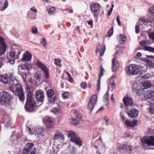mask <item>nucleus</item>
<instances>
[{
	"instance_id": "obj_1",
	"label": "nucleus",
	"mask_w": 154,
	"mask_h": 154,
	"mask_svg": "<svg viewBox=\"0 0 154 154\" xmlns=\"http://www.w3.org/2000/svg\"><path fill=\"white\" fill-rule=\"evenodd\" d=\"M1 81L4 84L9 85L11 91L18 97L21 102H23L25 98L24 92L22 85L17 80H11L6 75H5L1 77Z\"/></svg>"
},
{
	"instance_id": "obj_2",
	"label": "nucleus",
	"mask_w": 154,
	"mask_h": 154,
	"mask_svg": "<svg viewBox=\"0 0 154 154\" xmlns=\"http://www.w3.org/2000/svg\"><path fill=\"white\" fill-rule=\"evenodd\" d=\"M21 49L18 45L14 46L11 49L10 52V56L11 59H9L6 61L7 63H10L11 64H13L15 62V57L17 55V59H18V55L21 53Z\"/></svg>"
},
{
	"instance_id": "obj_3",
	"label": "nucleus",
	"mask_w": 154,
	"mask_h": 154,
	"mask_svg": "<svg viewBox=\"0 0 154 154\" xmlns=\"http://www.w3.org/2000/svg\"><path fill=\"white\" fill-rule=\"evenodd\" d=\"M35 102L32 97V93L29 91L28 93L27 99L25 106V109L27 112H32L35 109L33 106L35 105Z\"/></svg>"
},
{
	"instance_id": "obj_4",
	"label": "nucleus",
	"mask_w": 154,
	"mask_h": 154,
	"mask_svg": "<svg viewBox=\"0 0 154 154\" xmlns=\"http://www.w3.org/2000/svg\"><path fill=\"white\" fill-rule=\"evenodd\" d=\"M67 135L70 141L74 142L79 147L82 145V141L80 138L76 136L74 132L72 131H68Z\"/></svg>"
},
{
	"instance_id": "obj_5",
	"label": "nucleus",
	"mask_w": 154,
	"mask_h": 154,
	"mask_svg": "<svg viewBox=\"0 0 154 154\" xmlns=\"http://www.w3.org/2000/svg\"><path fill=\"white\" fill-rule=\"evenodd\" d=\"M10 94L8 92L4 91L0 93V103H4L6 107L10 105Z\"/></svg>"
},
{
	"instance_id": "obj_6",
	"label": "nucleus",
	"mask_w": 154,
	"mask_h": 154,
	"mask_svg": "<svg viewBox=\"0 0 154 154\" xmlns=\"http://www.w3.org/2000/svg\"><path fill=\"white\" fill-rule=\"evenodd\" d=\"M6 46L4 41V38L0 37V55L4 54L6 50ZM5 61L4 57H0V69L3 66Z\"/></svg>"
},
{
	"instance_id": "obj_7",
	"label": "nucleus",
	"mask_w": 154,
	"mask_h": 154,
	"mask_svg": "<svg viewBox=\"0 0 154 154\" xmlns=\"http://www.w3.org/2000/svg\"><path fill=\"white\" fill-rule=\"evenodd\" d=\"M36 148L32 143H28L26 144L22 153L23 154H35Z\"/></svg>"
},
{
	"instance_id": "obj_8",
	"label": "nucleus",
	"mask_w": 154,
	"mask_h": 154,
	"mask_svg": "<svg viewBox=\"0 0 154 154\" xmlns=\"http://www.w3.org/2000/svg\"><path fill=\"white\" fill-rule=\"evenodd\" d=\"M90 7L92 13L94 14V16L97 17L101 11V6L97 3H92L90 4Z\"/></svg>"
},
{
	"instance_id": "obj_9",
	"label": "nucleus",
	"mask_w": 154,
	"mask_h": 154,
	"mask_svg": "<svg viewBox=\"0 0 154 154\" xmlns=\"http://www.w3.org/2000/svg\"><path fill=\"white\" fill-rule=\"evenodd\" d=\"M127 73L131 75H136L139 72V69L138 66L135 64L129 65L126 68Z\"/></svg>"
},
{
	"instance_id": "obj_10",
	"label": "nucleus",
	"mask_w": 154,
	"mask_h": 154,
	"mask_svg": "<svg viewBox=\"0 0 154 154\" xmlns=\"http://www.w3.org/2000/svg\"><path fill=\"white\" fill-rule=\"evenodd\" d=\"M35 64L38 68H40L43 72L45 78L48 79L49 78V73L47 67L44 64L37 60L36 62H34Z\"/></svg>"
},
{
	"instance_id": "obj_11",
	"label": "nucleus",
	"mask_w": 154,
	"mask_h": 154,
	"mask_svg": "<svg viewBox=\"0 0 154 154\" xmlns=\"http://www.w3.org/2000/svg\"><path fill=\"white\" fill-rule=\"evenodd\" d=\"M46 95L48 99V101L50 103H54L57 99L55 94H54V91L50 89L46 91Z\"/></svg>"
},
{
	"instance_id": "obj_12",
	"label": "nucleus",
	"mask_w": 154,
	"mask_h": 154,
	"mask_svg": "<svg viewBox=\"0 0 154 154\" xmlns=\"http://www.w3.org/2000/svg\"><path fill=\"white\" fill-rule=\"evenodd\" d=\"M97 101V97L96 95L94 94L92 96L88 103V108L90 111L93 110L95 104Z\"/></svg>"
},
{
	"instance_id": "obj_13",
	"label": "nucleus",
	"mask_w": 154,
	"mask_h": 154,
	"mask_svg": "<svg viewBox=\"0 0 154 154\" xmlns=\"http://www.w3.org/2000/svg\"><path fill=\"white\" fill-rule=\"evenodd\" d=\"M35 98L37 101L40 102V103L38 106H40L42 103L44 98L43 91L42 90H37L35 92Z\"/></svg>"
},
{
	"instance_id": "obj_14",
	"label": "nucleus",
	"mask_w": 154,
	"mask_h": 154,
	"mask_svg": "<svg viewBox=\"0 0 154 154\" xmlns=\"http://www.w3.org/2000/svg\"><path fill=\"white\" fill-rule=\"evenodd\" d=\"M34 133L39 137H42L44 135L45 130L41 126L36 127L34 128Z\"/></svg>"
},
{
	"instance_id": "obj_15",
	"label": "nucleus",
	"mask_w": 154,
	"mask_h": 154,
	"mask_svg": "<svg viewBox=\"0 0 154 154\" xmlns=\"http://www.w3.org/2000/svg\"><path fill=\"white\" fill-rule=\"evenodd\" d=\"M143 139L141 140V142L143 143V145L146 144L149 146H154V136H151L148 139H145L144 142H143ZM153 149H154V148H153Z\"/></svg>"
},
{
	"instance_id": "obj_16",
	"label": "nucleus",
	"mask_w": 154,
	"mask_h": 154,
	"mask_svg": "<svg viewBox=\"0 0 154 154\" xmlns=\"http://www.w3.org/2000/svg\"><path fill=\"white\" fill-rule=\"evenodd\" d=\"M127 114L131 118H136L138 116V111L136 109L132 108L128 110Z\"/></svg>"
},
{
	"instance_id": "obj_17",
	"label": "nucleus",
	"mask_w": 154,
	"mask_h": 154,
	"mask_svg": "<svg viewBox=\"0 0 154 154\" xmlns=\"http://www.w3.org/2000/svg\"><path fill=\"white\" fill-rule=\"evenodd\" d=\"M44 124L48 128H52L53 126V120L48 117L46 116L43 119Z\"/></svg>"
},
{
	"instance_id": "obj_18",
	"label": "nucleus",
	"mask_w": 154,
	"mask_h": 154,
	"mask_svg": "<svg viewBox=\"0 0 154 154\" xmlns=\"http://www.w3.org/2000/svg\"><path fill=\"white\" fill-rule=\"evenodd\" d=\"M76 149L73 146H68L67 149L63 151L61 154H76Z\"/></svg>"
},
{
	"instance_id": "obj_19",
	"label": "nucleus",
	"mask_w": 154,
	"mask_h": 154,
	"mask_svg": "<svg viewBox=\"0 0 154 154\" xmlns=\"http://www.w3.org/2000/svg\"><path fill=\"white\" fill-rule=\"evenodd\" d=\"M144 97L146 99L154 97V89L149 90L145 93Z\"/></svg>"
},
{
	"instance_id": "obj_20",
	"label": "nucleus",
	"mask_w": 154,
	"mask_h": 154,
	"mask_svg": "<svg viewBox=\"0 0 154 154\" xmlns=\"http://www.w3.org/2000/svg\"><path fill=\"white\" fill-rule=\"evenodd\" d=\"M31 57L32 55L30 54L26 51L24 53L21 60L23 61H29L31 60Z\"/></svg>"
},
{
	"instance_id": "obj_21",
	"label": "nucleus",
	"mask_w": 154,
	"mask_h": 154,
	"mask_svg": "<svg viewBox=\"0 0 154 154\" xmlns=\"http://www.w3.org/2000/svg\"><path fill=\"white\" fill-rule=\"evenodd\" d=\"M137 123V120H134L133 121H130L128 119H126L125 122L124 124L125 125H126L128 127H133L135 126Z\"/></svg>"
},
{
	"instance_id": "obj_22",
	"label": "nucleus",
	"mask_w": 154,
	"mask_h": 154,
	"mask_svg": "<svg viewBox=\"0 0 154 154\" xmlns=\"http://www.w3.org/2000/svg\"><path fill=\"white\" fill-rule=\"evenodd\" d=\"M106 48L104 46H101L100 45H98L96 48V53L100 52V55L102 56Z\"/></svg>"
},
{
	"instance_id": "obj_23",
	"label": "nucleus",
	"mask_w": 154,
	"mask_h": 154,
	"mask_svg": "<svg viewBox=\"0 0 154 154\" xmlns=\"http://www.w3.org/2000/svg\"><path fill=\"white\" fill-rule=\"evenodd\" d=\"M123 101L125 105L127 106H131L133 104L132 99L130 97H125L123 99Z\"/></svg>"
},
{
	"instance_id": "obj_24",
	"label": "nucleus",
	"mask_w": 154,
	"mask_h": 154,
	"mask_svg": "<svg viewBox=\"0 0 154 154\" xmlns=\"http://www.w3.org/2000/svg\"><path fill=\"white\" fill-rule=\"evenodd\" d=\"M4 0H0V10H4L8 6V2L7 0H5L4 3Z\"/></svg>"
},
{
	"instance_id": "obj_25",
	"label": "nucleus",
	"mask_w": 154,
	"mask_h": 154,
	"mask_svg": "<svg viewBox=\"0 0 154 154\" xmlns=\"http://www.w3.org/2000/svg\"><path fill=\"white\" fill-rule=\"evenodd\" d=\"M64 138L63 134L60 132H58L55 134L54 136V140L59 139L61 141H63Z\"/></svg>"
},
{
	"instance_id": "obj_26",
	"label": "nucleus",
	"mask_w": 154,
	"mask_h": 154,
	"mask_svg": "<svg viewBox=\"0 0 154 154\" xmlns=\"http://www.w3.org/2000/svg\"><path fill=\"white\" fill-rule=\"evenodd\" d=\"M119 66V64L118 62L114 58L113 59L112 69L113 71H115L118 68Z\"/></svg>"
},
{
	"instance_id": "obj_27",
	"label": "nucleus",
	"mask_w": 154,
	"mask_h": 154,
	"mask_svg": "<svg viewBox=\"0 0 154 154\" xmlns=\"http://www.w3.org/2000/svg\"><path fill=\"white\" fill-rule=\"evenodd\" d=\"M104 72H100L99 74V79L97 80V89L98 91H99L100 89V79L102 76L103 75V73Z\"/></svg>"
},
{
	"instance_id": "obj_28",
	"label": "nucleus",
	"mask_w": 154,
	"mask_h": 154,
	"mask_svg": "<svg viewBox=\"0 0 154 154\" xmlns=\"http://www.w3.org/2000/svg\"><path fill=\"white\" fill-rule=\"evenodd\" d=\"M6 75L11 80H13V79L14 80H17L14 77V73L13 70H10Z\"/></svg>"
},
{
	"instance_id": "obj_29",
	"label": "nucleus",
	"mask_w": 154,
	"mask_h": 154,
	"mask_svg": "<svg viewBox=\"0 0 154 154\" xmlns=\"http://www.w3.org/2000/svg\"><path fill=\"white\" fill-rule=\"evenodd\" d=\"M140 86L137 83H133L132 85V90L133 92H134L140 89Z\"/></svg>"
},
{
	"instance_id": "obj_30",
	"label": "nucleus",
	"mask_w": 154,
	"mask_h": 154,
	"mask_svg": "<svg viewBox=\"0 0 154 154\" xmlns=\"http://www.w3.org/2000/svg\"><path fill=\"white\" fill-rule=\"evenodd\" d=\"M34 77L35 80L38 82H40L42 79V75L41 73L39 72H36L34 74Z\"/></svg>"
},
{
	"instance_id": "obj_31",
	"label": "nucleus",
	"mask_w": 154,
	"mask_h": 154,
	"mask_svg": "<svg viewBox=\"0 0 154 154\" xmlns=\"http://www.w3.org/2000/svg\"><path fill=\"white\" fill-rule=\"evenodd\" d=\"M119 42L122 44L126 40V36L125 34H121L119 36Z\"/></svg>"
},
{
	"instance_id": "obj_32",
	"label": "nucleus",
	"mask_w": 154,
	"mask_h": 154,
	"mask_svg": "<svg viewBox=\"0 0 154 154\" xmlns=\"http://www.w3.org/2000/svg\"><path fill=\"white\" fill-rule=\"evenodd\" d=\"M142 86L144 88V89H147L150 87L151 86V83L145 81L141 83Z\"/></svg>"
},
{
	"instance_id": "obj_33",
	"label": "nucleus",
	"mask_w": 154,
	"mask_h": 154,
	"mask_svg": "<svg viewBox=\"0 0 154 154\" xmlns=\"http://www.w3.org/2000/svg\"><path fill=\"white\" fill-rule=\"evenodd\" d=\"M108 92H107L103 97V101L106 103V105H108L109 103Z\"/></svg>"
},
{
	"instance_id": "obj_34",
	"label": "nucleus",
	"mask_w": 154,
	"mask_h": 154,
	"mask_svg": "<svg viewBox=\"0 0 154 154\" xmlns=\"http://www.w3.org/2000/svg\"><path fill=\"white\" fill-rule=\"evenodd\" d=\"M143 49L145 51L154 53V48L150 46H145L143 48Z\"/></svg>"
},
{
	"instance_id": "obj_35",
	"label": "nucleus",
	"mask_w": 154,
	"mask_h": 154,
	"mask_svg": "<svg viewBox=\"0 0 154 154\" xmlns=\"http://www.w3.org/2000/svg\"><path fill=\"white\" fill-rule=\"evenodd\" d=\"M59 150V147L57 146L55 148L52 147V149L51 150L50 154H57Z\"/></svg>"
},
{
	"instance_id": "obj_36",
	"label": "nucleus",
	"mask_w": 154,
	"mask_h": 154,
	"mask_svg": "<svg viewBox=\"0 0 154 154\" xmlns=\"http://www.w3.org/2000/svg\"><path fill=\"white\" fill-rule=\"evenodd\" d=\"M47 10L49 14L52 15L54 13L55 8L54 7H48L47 8Z\"/></svg>"
},
{
	"instance_id": "obj_37",
	"label": "nucleus",
	"mask_w": 154,
	"mask_h": 154,
	"mask_svg": "<svg viewBox=\"0 0 154 154\" xmlns=\"http://www.w3.org/2000/svg\"><path fill=\"white\" fill-rule=\"evenodd\" d=\"M61 62V60L60 59L57 58L55 59L54 63L57 66H58L59 67L61 66V65L60 64Z\"/></svg>"
},
{
	"instance_id": "obj_38",
	"label": "nucleus",
	"mask_w": 154,
	"mask_h": 154,
	"mask_svg": "<svg viewBox=\"0 0 154 154\" xmlns=\"http://www.w3.org/2000/svg\"><path fill=\"white\" fill-rule=\"evenodd\" d=\"M149 110L151 113L154 114V103L150 105Z\"/></svg>"
},
{
	"instance_id": "obj_39",
	"label": "nucleus",
	"mask_w": 154,
	"mask_h": 154,
	"mask_svg": "<svg viewBox=\"0 0 154 154\" xmlns=\"http://www.w3.org/2000/svg\"><path fill=\"white\" fill-rule=\"evenodd\" d=\"M140 44L141 46H146L148 45V42L146 40L142 41L140 42Z\"/></svg>"
},
{
	"instance_id": "obj_40",
	"label": "nucleus",
	"mask_w": 154,
	"mask_h": 154,
	"mask_svg": "<svg viewBox=\"0 0 154 154\" xmlns=\"http://www.w3.org/2000/svg\"><path fill=\"white\" fill-rule=\"evenodd\" d=\"M10 122V119L9 118H8L7 119V121L6 120H4V123L5 124V126L7 128H8L9 126H10V124H9Z\"/></svg>"
},
{
	"instance_id": "obj_41",
	"label": "nucleus",
	"mask_w": 154,
	"mask_h": 154,
	"mask_svg": "<svg viewBox=\"0 0 154 154\" xmlns=\"http://www.w3.org/2000/svg\"><path fill=\"white\" fill-rule=\"evenodd\" d=\"M140 25L137 24L135 26V32L136 33H138L140 31Z\"/></svg>"
},
{
	"instance_id": "obj_42",
	"label": "nucleus",
	"mask_w": 154,
	"mask_h": 154,
	"mask_svg": "<svg viewBox=\"0 0 154 154\" xmlns=\"http://www.w3.org/2000/svg\"><path fill=\"white\" fill-rule=\"evenodd\" d=\"M113 27L112 26L110 29L108 33V37H110L111 36L113 33Z\"/></svg>"
},
{
	"instance_id": "obj_43",
	"label": "nucleus",
	"mask_w": 154,
	"mask_h": 154,
	"mask_svg": "<svg viewBox=\"0 0 154 154\" xmlns=\"http://www.w3.org/2000/svg\"><path fill=\"white\" fill-rule=\"evenodd\" d=\"M149 11L150 14L152 16H154V5L150 8Z\"/></svg>"
},
{
	"instance_id": "obj_44",
	"label": "nucleus",
	"mask_w": 154,
	"mask_h": 154,
	"mask_svg": "<svg viewBox=\"0 0 154 154\" xmlns=\"http://www.w3.org/2000/svg\"><path fill=\"white\" fill-rule=\"evenodd\" d=\"M72 124L74 125H78L79 123V122L76 119L72 118Z\"/></svg>"
},
{
	"instance_id": "obj_45",
	"label": "nucleus",
	"mask_w": 154,
	"mask_h": 154,
	"mask_svg": "<svg viewBox=\"0 0 154 154\" xmlns=\"http://www.w3.org/2000/svg\"><path fill=\"white\" fill-rule=\"evenodd\" d=\"M15 136L14 135H12L11 136V137H10V139L11 140V141H12V142H11V143H12L11 144H14V143L16 142V140H15Z\"/></svg>"
},
{
	"instance_id": "obj_46",
	"label": "nucleus",
	"mask_w": 154,
	"mask_h": 154,
	"mask_svg": "<svg viewBox=\"0 0 154 154\" xmlns=\"http://www.w3.org/2000/svg\"><path fill=\"white\" fill-rule=\"evenodd\" d=\"M41 44L43 45V46L45 47L46 45V40L45 38H43L42 39L41 41Z\"/></svg>"
},
{
	"instance_id": "obj_47",
	"label": "nucleus",
	"mask_w": 154,
	"mask_h": 154,
	"mask_svg": "<svg viewBox=\"0 0 154 154\" xmlns=\"http://www.w3.org/2000/svg\"><path fill=\"white\" fill-rule=\"evenodd\" d=\"M148 34L149 35V37L150 38L154 40V32H149L148 33Z\"/></svg>"
},
{
	"instance_id": "obj_48",
	"label": "nucleus",
	"mask_w": 154,
	"mask_h": 154,
	"mask_svg": "<svg viewBox=\"0 0 154 154\" xmlns=\"http://www.w3.org/2000/svg\"><path fill=\"white\" fill-rule=\"evenodd\" d=\"M26 75H27L26 72H23L22 73V74H20L21 77L24 81L26 79Z\"/></svg>"
},
{
	"instance_id": "obj_49",
	"label": "nucleus",
	"mask_w": 154,
	"mask_h": 154,
	"mask_svg": "<svg viewBox=\"0 0 154 154\" xmlns=\"http://www.w3.org/2000/svg\"><path fill=\"white\" fill-rule=\"evenodd\" d=\"M120 116L121 118H122V121L123 123L125 122V120L126 119H125V117L124 115L123 114H122V112H121L120 113Z\"/></svg>"
},
{
	"instance_id": "obj_50",
	"label": "nucleus",
	"mask_w": 154,
	"mask_h": 154,
	"mask_svg": "<svg viewBox=\"0 0 154 154\" xmlns=\"http://www.w3.org/2000/svg\"><path fill=\"white\" fill-rule=\"evenodd\" d=\"M62 97L64 99L67 98L69 96L67 92H65L62 95Z\"/></svg>"
},
{
	"instance_id": "obj_51",
	"label": "nucleus",
	"mask_w": 154,
	"mask_h": 154,
	"mask_svg": "<svg viewBox=\"0 0 154 154\" xmlns=\"http://www.w3.org/2000/svg\"><path fill=\"white\" fill-rule=\"evenodd\" d=\"M20 67H21V69H22L29 70V67L27 66L25 64H24L22 65L21 66H20Z\"/></svg>"
},
{
	"instance_id": "obj_52",
	"label": "nucleus",
	"mask_w": 154,
	"mask_h": 154,
	"mask_svg": "<svg viewBox=\"0 0 154 154\" xmlns=\"http://www.w3.org/2000/svg\"><path fill=\"white\" fill-rule=\"evenodd\" d=\"M80 85L81 87L83 89H85L87 87L86 84L85 82H82L81 83Z\"/></svg>"
},
{
	"instance_id": "obj_53",
	"label": "nucleus",
	"mask_w": 154,
	"mask_h": 154,
	"mask_svg": "<svg viewBox=\"0 0 154 154\" xmlns=\"http://www.w3.org/2000/svg\"><path fill=\"white\" fill-rule=\"evenodd\" d=\"M134 92L136 93V95L137 96H140L142 94L140 90V89L138 90V91H137Z\"/></svg>"
},
{
	"instance_id": "obj_54",
	"label": "nucleus",
	"mask_w": 154,
	"mask_h": 154,
	"mask_svg": "<svg viewBox=\"0 0 154 154\" xmlns=\"http://www.w3.org/2000/svg\"><path fill=\"white\" fill-rule=\"evenodd\" d=\"M37 31L38 30L37 28L36 27H34L32 28V32L33 34L37 33Z\"/></svg>"
},
{
	"instance_id": "obj_55",
	"label": "nucleus",
	"mask_w": 154,
	"mask_h": 154,
	"mask_svg": "<svg viewBox=\"0 0 154 154\" xmlns=\"http://www.w3.org/2000/svg\"><path fill=\"white\" fill-rule=\"evenodd\" d=\"M116 21L118 23V25L121 26V22L119 20V16L116 17Z\"/></svg>"
},
{
	"instance_id": "obj_56",
	"label": "nucleus",
	"mask_w": 154,
	"mask_h": 154,
	"mask_svg": "<svg viewBox=\"0 0 154 154\" xmlns=\"http://www.w3.org/2000/svg\"><path fill=\"white\" fill-rule=\"evenodd\" d=\"M62 10L63 11H67V10H69V13H72L73 12V10L72 9H70L69 8H67L66 9H62Z\"/></svg>"
},
{
	"instance_id": "obj_57",
	"label": "nucleus",
	"mask_w": 154,
	"mask_h": 154,
	"mask_svg": "<svg viewBox=\"0 0 154 154\" xmlns=\"http://www.w3.org/2000/svg\"><path fill=\"white\" fill-rule=\"evenodd\" d=\"M127 147V146L126 145H124L121 148L122 151H125V152L126 149Z\"/></svg>"
},
{
	"instance_id": "obj_58",
	"label": "nucleus",
	"mask_w": 154,
	"mask_h": 154,
	"mask_svg": "<svg viewBox=\"0 0 154 154\" xmlns=\"http://www.w3.org/2000/svg\"><path fill=\"white\" fill-rule=\"evenodd\" d=\"M132 150L131 148V146H127V147L126 148V152H128L129 151H131Z\"/></svg>"
},
{
	"instance_id": "obj_59",
	"label": "nucleus",
	"mask_w": 154,
	"mask_h": 154,
	"mask_svg": "<svg viewBox=\"0 0 154 154\" xmlns=\"http://www.w3.org/2000/svg\"><path fill=\"white\" fill-rule=\"evenodd\" d=\"M30 10L34 12H37V10L34 7L30 8Z\"/></svg>"
},
{
	"instance_id": "obj_60",
	"label": "nucleus",
	"mask_w": 154,
	"mask_h": 154,
	"mask_svg": "<svg viewBox=\"0 0 154 154\" xmlns=\"http://www.w3.org/2000/svg\"><path fill=\"white\" fill-rule=\"evenodd\" d=\"M76 116L77 118L79 119H80L82 117V115L81 114L79 113H78L77 114Z\"/></svg>"
},
{
	"instance_id": "obj_61",
	"label": "nucleus",
	"mask_w": 154,
	"mask_h": 154,
	"mask_svg": "<svg viewBox=\"0 0 154 154\" xmlns=\"http://www.w3.org/2000/svg\"><path fill=\"white\" fill-rule=\"evenodd\" d=\"M88 24L90 25L91 26H93V21L92 20H89L87 21Z\"/></svg>"
},
{
	"instance_id": "obj_62",
	"label": "nucleus",
	"mask_w": 154,
	"mask_h": 154,
	"mask_svg": "<svg viewBox=\"0 0 154 154\" xmlns=\"http://www.w3.org/2000/svg\"><path fill=\"white\" fill-rule=\"evenodd\" d=\"M112 10H112V9H110L108 11V15L109 16L110 15L112 12Z\"/></svg>"
},
{
	"instance_id": "obj_63",
	"label": "nucleus",
	"mask_w": 154,
	"mask_h": 154,
	"mask_svg": "<svg viewBox=\"0 0 154 154\" xmlns=\"http://www.w3.org/2000/svg\"><path fill=\"white\" fill-rule=\"evenodd\" d=\"M139 20L140 21L143 23H146V20L144 18H140Z\"/></svg>"
},
{
	"instance_id": "obj_64",
	"label": "nucleus",
	"mask_w": 154,
	"mask_h": 154,
	"mask_svg": "<svg viewBox=\"0 0 154 154\" xmlns=\"http://www.w3.org/2000/svg\"><path fill=\"white\" fill-rule=\"evenodd\" d=\"M68 81L70 82H72L73 80L72 78L71 77H68Z\"/></svg>"
}]
</instances>
